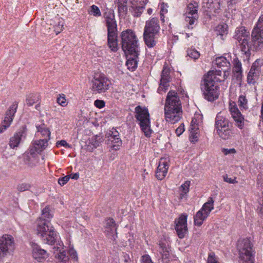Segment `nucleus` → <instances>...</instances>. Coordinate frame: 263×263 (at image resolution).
Instances as JSON below:
<instances>
[{"mask_svg":"<svg viewBox=\"0 0 263 263\" xmlns=\"http://www.w3.org/2000/svg\"><path fill=\"white\" fill-rule=\"evenodd\" d=\"M251 37V41L249 42V32L243 26L237 28L233 36L240 43L241 50L247 57L250 55L251 50L257 51L263 48V14L254 27Z\"/></svg>","mask_w":263,"mask_h":263,"instance_id":"1","label":"nucleus"},{"mask_svg":"<svg viewBox=\"0 0 263 263\" xmlns=\"http://www.w3.org/2000/svg\"><path fill=\"white\" fill-rule=\"evenodd\" d=\"M52 215L48 206L44 208L42 215L36 221V234L42 242L45 244L53 245L58 239V233L50 222Z\"/></svg>","mask_w":263,"mask_h":263,"instance_id":"2","label":"nucleus"},{"mask_svg":"<svg viewBox=\"0 0 263 263\" xmlns=\"http://www.w3.org/2000/svg\"><path fill=\"white\" fill-rule=\"evenodd\" d=\"M164 114L166 121L171 124L176 123L182 118L181 101L177 93L175 91H170L167 95Z\"/></svg>","mask_w":263,"mask_h":263,"instance_id":"3","label":"nucleus"},{"mask_svg":"<svg viewBox=\"0 0 263 263\" xmlns=\"http://www.w3.org/2000/svg\"><path fill=\"white\" fill-rule=\"evenodd\" d=\"M103 17L107 29V45L113 52L118 50L117 24L113 10L107 9Z\"/></svg>","mask_w":263,"mask_h":263,"instance_id":"4","label":"nucleus"},{"mask_svg":"<svg viewBox=\"0 0 263 263\" xmlns=\"http://www.w3.org/2000/svg\"><path fill=\"white\" fill-rule=\"evenodd\" d=\"M135 117L138 122L140 129L147 137H150L152 133L151 128L149 114L148 109L140 105L135 108Z\"/></svg>","mask_w":263,"mask_h":263,"instance_id":"5","label":"nucleus"},{"mask_svg":"<svg viewBox=\"0 0 263 263\" xmlns=\"http://www.w3.org/2000/svg\"><path fill=\"white\" fill-rule=\"evenodd\" d=\"M121 45L124 52H134L140 50L138 39L135 32L132 29H127L121 33Z\"/></svg>","mask_w":263,"mask_h":263,"instance_id":"6","label":"nucleus"},{"mask_svg":"<svg viewBox=\"0 0 263 263\" xmlns=\"http://www.w3.org/2000/svg\"><path fill=\"white\" fill-rule=\"evenodd\" d=\"M210 79L204 78L200 84L201 90L203 97L208 101L212 102L218 99L219 95V87Z\"/></svg>","mask_w":263,"mask_h":263,"instance_id":"7","label":"nucleus"},{"mask_svg":"<svg viewBox=\"0 0 263 263\" xmlns=\"http://www.w3.org/2000/svg\"><path fill=\"white\" fill-rule=\"evenodd\" d=\"M237 248L241 260L245 263H254V251L249 238H246L239 240Z\"/></svg>","mask_w":263,"mask_h":263,"instance_id":"8","label":"nucleus"},{"mask_svg":"<svg viewBox=\"0 0 263 263\" xmlns=\"http://www.w3.org/2000/svg\"><path fill=\"white\" fill-rule=\"evenodd\" d=\"M111 84L109 80L104 75H96L91 80V89L93 93L106 92Z\"/></svg>","mask_w":263,"mask_h":263,"instance_id":"9","label":"nucleus"},{"mask_svg":"<svg viewBox=\"0 0 263 263\" xmlns=\"http://www.w3.org/2000/svg\"><path fill=\"white\" fill-rule=\"evenodd\" d=\"M198 5L196 2L190 3L185 9L184 13L185 21L188 24V28L193 29V25L198 18Z\"/></svg>","mask_w":263,"mask_h":263,"instance_id":"10","label":"nucleus"},{"mask_svg":"<svg viewBox=\"0 0 263 263\" xmlns=\"http://www.w3.org/2000/svg\"><path fill=\"white\" fill-rule=\"evenodd\" d=\"M14 248V240L11 235L5 234L0 237V251L5 256L13 252Z\"/></svg>","mask_w":263,"mask_h":263,"instance_id":"11","label":"nucleus"},{"mask_svg":"<svg viewBox=\"0 0 263 263\" xmlns=\"http://www.w3.org/2000/svg\"><path fill=\"white\" fill-rule=\"evenodd\" d=\"M18 107V102H14L7 110L4 120L0 125V133H3L10 126Z\"/></svg>","mask_w":263,"mask_h":263,"instance_id":"12","label":"nucleus"},{"mask_svg":"<svg viewBox=\"0 0 263 263\" xmlns=\"http://www.w3.org/2000/svg\"><path fill=\"white\" fill-rule=\"evenodd\" d=\"M59 263H76L78 260V256L76 251L72 248L69 251L60 250V252L56 255Z\"/></svg>","mask_w":263,"mask_h":263,"instance_id":"13","label":"nucleus"},{"mask_svg":"<svg viewBox=\"0 0 263 263\" xmlns=\"http://www.w3.org/2000/svg\"><path fill=\"white\" fill-rule=\"evenodd\" d=\"M119 136V132L114 128L106 134L108 138L106 143L112 149L117 151L122 145V142Z\"/></svg>","mask_w":263,"mask_h":263,"instance_id":"14","label":"nucleus"},{"mask_svg":"<svg viewBox=\"0 0 263 263\" xmlns=\"http://www.w3.org/2000/svg\"><path fill=\"white\" fill-rule=\"evenodd\" d=\"M229 110L236 123V125L240 129H242L244 127L245 119L237 108L235 102L233 101L230 102Z\"/></svg>","mask_w":263,"mask_h":263,"instance_id":"15","label":"nucleus"},{"mask_svg":"<svg viewBox=\"0 0 263 263\" xmlns=\"http://www.w3.org/2000/svg\"><path fill=\"white\" fill-rule=\"evenodd\" d=\"M187 217L186 214H182L175 221V230L180 238H184L187 232Z\"/></svg>","mask_w":263,"mask_h":263,"instance_id":"16","label":"nucleus"},{"mask_svg":"<svg viewBox=\"0 0 263 263\" xmlns=\"http://www.w3.org/2000/svg\"><path fill=\"white\" fill-rule=\"evenodd\" d=\"M26 137V128L22 127L19 129L14 135L10 138L9 146L11 148H14L18 146L21 142Z\"/></svg>","mask_w":263,"mask_h":263,"instance_id":"17","label":"nucleus"},{"mask_svg":"<svg viewBox=\"0 0 263 263\" xmlns=\"http://www.w3.org/2000/svg\"><path fill=\"white\" fill-rule=\"evenodd\" d=\"M49 139H42L33 141L30 147L29 153L30 155L41 153L48 145Z\"/></svg>","mask_w":263,"mask_h":263,"instance_id":"18","label":"nucleus"},{"mask_svg":"<svg viewBox=\"0 0 263 263\" xmlns=\"http://www.w3.org/2000/svg\"><path fill=\"white\" fill-rule=\"evenodd\" d=\"M261 71V67L258 63L255 61L252 65L248 74L247 82L249 84H254L259 79Z\"/></svg>","mask_w":263,"mask_h":263,"instance_id":"19","label":"nucleus"},{"mask_svg":"<svg viewBox=\"0 0 263 263\" xmlns=\"http://www.w3.org/2000/svg\"><path fill=\"white\" fill-rule=\"evenodd\" d=\"M139 53L140 50L136 51L135 52H125L127 58L126 64L130 70L134 71L137 67Z\"/></svg>","mask_w":263,"mask_h":263,"instance_id":"20","label":"nucleus"},{"mask_svg":"<svg viewBox=\"0 0 263 263\" xmlns=\"http://www.w3.org/2000/svg\"><path fill=\"white\" fill-rule=\"evenodd\" d=\"M160 27L159 20L157 17H153L146 22L144 28V32L152 34H158Z\"/></svg>","mask_w":263,"mask_h":263,"instance_id":"21","label":"nucleus"},{"mask_svg":"<svg viewBox=\"0 0 263 263\" xmlns=\"http://www.w3.org/2000/svg\"><path fill=\"white\" fill-rule=\"evenodd\" d=\"M105 232L107 235H111L112 240H115L117 237V226L115 221L112 218H108L105 221Z\"/></svg>","mask_w":263,"mask_h":263,"instance_id":"22","label":"nucleus"},{"mask_svg":"<svg viewBox=\"0 0 263 263\" xmlns=\"http://www.w3.org/2000/svg\"><path fill=\"white\" fill-rule=\"evenodd\" d=\"M215 127L217 129L227 128L230 127V122L226 115L221 112H219L215 118Z\"/></svg>","mask_w":263,"mask_h":263,"instance_id":"23","label":"nucleus"},{"mask_svg":"<svg viewBox=\"0 0 263 263\" xmlns=\"http://www.w3.org/2000/svg\"><path fill=\"white\" fill-rule=\"evenodd\" d=\"M170 80V69L164 67L161 73L160 86L158 89L159 93L161 90L165 91L168 89Z\"/></svg>","mask_w":263,"mask_h":263,"instance_id":"24","label":"nucleus"},{"mask_svg":"<svg viewBox=\"0 0 263 263\" xmlns=\"http://www.w3.org/2000/svg\"><path fill=\"white\" fill-rule=\"evenodd\" d=\"M220 0H203V7L208 8L210 12L218 13L220 8Z\"/></svg>","mask_w":263,"mask_h":263,"instance_id":"25","label":"nucleus"},{"mask_svg":"<svg viewBox=\"0 0 263 263\" xmlns=\"http://www.w3.org/2000/svg\"><path fill=\"white\" fill-rule=\"evenodd\" d=\"M157 34L145 32H143L144 41L148 48H153L156 45V37Z\"/></svg>","mask_w":263,"mask_h":263,"instance_id":"26","label":"nucleus"},{"mask_svg":"<svg viewBox=\"0 0 263 263\" xmlns=\"http://www.w3.org/2000/svg\"><path fill=\"white\" fill-rule=\"evenodd\" d=\"M33 257L40 262L48 256L47 251L39 247H34L32 251Z\"/></svg>","mask_w":263,"mask_h":263,"instance_id":"27","label":"nucleus"},{"mask_svg":"<svg viewBox=\"0 0 263 263\" xmlns=\"http://www.w3.org/2000/svg\"><path fill=\"white\" fill-rule=\"evenodd\" d=\"M117 4L118 12L120 16H124L127 13V0H115Z\"/></svg>","mask_w":263,"mask_h":263,"instance_id":"28","label":"nucleus"},{"mask_svg":"<svg viewBox=\"0 0 263 263\" xmlns=\"http://www.w3.org/2000/svg\"><path fill=\"white\" fill-rule=\"evenodd\" d=\"M40 96L37 94L31 93L26 97V102L28 106H32L33 104L37 103L35 105V108L39 110L40 107Z\"/></svg>","mask_w":263,"mask_h":263,"instance_id":"29","label":"nucleus"},{"mask_svg":"<svg viewBox=\"0 0 263 263\" xmlns=\"http://www.w3.org/2000/svg\"><path fill=\"white\" fill-rule=\"evenodd\" d=\"M222 71L221 70H216L215 71H210L208 72L206 76L204 77V78L206 79H210L212 81L214 82L217 83L218 82H220L222 81L221 80L222 78Z\"/></svg>","mask_w":263,"mask_h":263,"instance_id":"30","label":"nucleus"},{"mask_svg":"<svg viewBox=\"0 0 263 263\" xmlns=\"http://www.w3.org/2000/svg\"><path fill=\"white\" fill-rule=\"evenodd\" d=\"M24 161L30 167H33L38 162L36 154L30 155L29 152L24 156Z\"/></svg>","mask_w":263,"mask_h":263,"instance_id":"31","label":"nucleus"},{"mask_svg":"<svg viewBox=\"0 0 263 263\" xmlns=\"http://www.w3.org/2000/svg\"><path fill=\"white\" fill-rule=\"evenodd\" d=\"M208 217V214L203 212L201 210L198 211L194 216V223L195 225L200 226L203 221Z\"/></svg>","mask_w":263,"mask_h":263,"instance_id":"32","label":"nucleus"},{"mask_svg":"<svg viewBox=\"0 0 263 263\" xmlns=\"http://www.w3.org/2000/svg\"><path fill=\"white\" fill-rule=\"evenodd\" d=\"M215 63L219 68L230 69V63L224 57H220L216 58Z\"/></svg>","mask_w":263,"mask_h":263,"instance_id":"33","label":"nucleus"},{"mask_svg":"<svg viewBox=\"0 0 263 263\" xmlns=\"http://www.w3.org/2000/svg\"><path fill=\"white\" fill-rule=\"evenodd\" d=\"M214 202L213 198L209 197L208 201L203 205L200 210L209 216L211 211L214 209Z\"/></svg>","mask_w":263,"mask_h":263,"instance_id":"34","label":"nucleus"},{"mask_svg":"<svg viewBox=\"0 0 263 263\" xmlns=\"http://www.w3.org/2000/svg\"><path fill=\"white\" fill-rule=\"evenodd\" d=\"M217 34L220 36L221 40H224V36L228 33V25L226 24H220L216 28Z\"/></svg>","mask_w":263,"mask_h":263,"instance_id":"35","label":"nucleus"},{"mask_svg":"<svg viewBox=\"0 0 263 263\" xmlns=\"http://www.w3.org/2000/svg\"><path fill=\"white\" fill-rule=\"evenodd\" d=\"M159 245L160 249L159 252L161 254L162 259L164 261L167 259L170 256L169 251L164 243L160 242Z\"/></svg>","mask_w":263,"mask_h":263,"instance_id":"36","label":"nucleus"},{"mask_svg":"<svg viewBox=\"0 0 263 263\" xmlns=\"http://www.w3.org/2000/svg\"><path fill=\"white\" fill-rule=\"evenodd\" d=\"M41 134L43 139H50V132L44 125L37 127V135Z\"/></svg>","mask_w":263,"mask_h":263,"instance_id":"37","label":"nucleus"},{"mask_svg":"<svg viewBox=\"0 0 263 263\" xmlns=\"http://www.w3.org/2000/svg\"><path fill=\"white\" fill-rule=\"evenodd\" d=\"M167 161H168L166 158H161L157 171L162 172L163 173H167L168 168Z\"/></svg>","mask_w":263,"mask_h":263,"instance_id":"38","label":"nucleus"},{"mask_svg":"<svg viewBox=\"0 0 263 263\" xmlns=\"http://www.w3.org/2000/svg\"><path fill=\"white\" fill-rule=\"evenodd\" d=\"M218 135L223 139H228L231 136V131L230 127L227 128H222L221 129H218L217 130Z\"/></svg>","mask_w":263,"mask_h":263,"instance_id":"39","label":"nucleus"},{"mask_svg":"<svg viewBox=\"0 0 263 263\" xmlns=\"http://www.w3.org/2000/svg\"><path fill=\"white\" fill-rule=\"evenodd\" d=\"M233 64L234 71L237 74V77H239V76L241 75L242 73L241 63L238 60L237 58H235L233 60Z\"/></svg>","mask_w":263,"mask_h":263,"instance_id":"40","label":"nucleus"},{"mask_svg":"<svg viewBox=\"0 0 263 263\" xmlns=\"http://www.w3.org/2000/svg\"><path fill=\"white\" fill-rule=\"evenodd\" d=\"M238 105L240 108L242 109H247L248 108V100L246 96L243 95H241L239 96L238 100Z\"/></svg>","mask_w":263,"mask_h":263,"instance_id":"41","label":"nucleus"},{"mask_svg":"<svg viewBox=\"0 0 263 263\" xmlns=\"http://www.w3.org/2000/svg\"><path fill=\"white\" fill-rule=\"evenodd\" d=\"M101 142V138L100 136L97 135L92 137L89 140V144H91L93 148H96L99 146Z\"/></svg>","mask_w":263,"mask_h":263,"instance_id":"42","label":"nucleus"},{"mask_svg":"<svg viewBox=\"0 0 263 263\" xmlns=\"http://www.w3.org/2000/svg\"><path fill=\"white\" fill-rule=\"evenodd\" d=\"M187 55L192 59L196 60L200 56V53L195 49H189L187 50Z\"/></svg>","mask_w":263,"mask_h":263,"instance_id":"43","label":"nucleus"},{"mask_svg":"<svg viewBox=\"0 0 263 263\" xmlns=\"http://www.w3.org/2000/svg\"><path fill=\"white\" fill-rule=\"evenodd\" d=\"M140 3H141V6H135V8H134V12L135 13V15L136 16H139L141 15V14L143 11V10L144 9V5L145 4L143 3L141 0L139 1Z\"/></svg>","mask_w":263,"mask_h":263,"instance_id":"44","label":"nucleus"},{"mask_svg":"<svg viewBox=\"0 0 263 263\" xmlns=\"http://www.w3.org/2000/svg\"><path fill=\"white\" fill-rule=\"evenodd\" d=\"M89 13L95 16H100L101 15V11L97 6L93 5L91 6V9L89 11Z\"/></svg>","mask_w":263,"mask_h":263,"instance_id":"45","label":"nucleus"},{"mask_svg":"<svg viewBox=\"0 0 263 263\" xmlns=\"http://www.w3.org/2000/svg\"><path fill=\"white\" fill-rule=\"evenodd\" d=\"M64 26V21L62 19L59 20L57 24L54 26V31L58 34L62 30Z\"/></svg>","mask_w":263,"mask_h":263,"instance_id":"46","label":"nucleus"},{"mask_svg":"<svg viewBox=\"0 0 263 263\" xmlns=\"http://www.w3.org/2000/svg\"><path fill=\"white\" fill-rule=\"evenodd\" d=\"M57 102L62 106H65L67 105L64 95H59V97L57 98Z\"/></svg>","mask_w":263,"mask_h":263,"instance_id":"47","label":"nucleus"},{"mask_svg":"<svg viewBox=\"0 0 263 263\" xmlns=\"http://www.w3.org/2000/svg\"><path fill=\"white\" fill-rule=\"evenodd\" d=\"M30 188V185L27 183H22L17 186V189L20 192H24L29 190Z\"/></svg>","mask_w":263,"mask_h":263,"instance_id":"48","label":"nucleus"},{"mask_svg":"<svg viewBox=\"0 0 263 263\" xmlns=\"http://www.w3.org/2000/svg\"><path fill=\"white\" fill-rule=\"evenodd\" d=\"M223 179L224 181L229 183L234 184L237 183V181H236L235 177L234 178H230L228 175H223Z\"/></svg>","mask_w":263,"mask_h":263,"instance_id":"49","label":"nucleus"},{"mask_svg":"<svg viewBox=\"0 0 263 263\" xmlns=\"http://www.w3.org/2000/svg\"><path fill=\"white\" fill-rule=\"evenodd\" d=\"M208 263H219L217 258L215 257V254L212 253H210L208 258Z\"/></svg>","mask_w":263,"mask_h":263,"instance_id":"50","label":"nucleus"},{"mask_svg":"<svg viewBox=\"0 0 263 263\" xmlns=\"http://www.w3.org/2000/svg\"><path fill=\"white\" fill-rule=\"evenodd\" d=\"M70 179V176L69 175L65 176L64 177L60 178L59 179L58 183L61 185H65Z\"/></svg>","mask_w":263,"mask_h":263,"instance_id":"51","label":"nucleus"},{"mask_svg":"<svg viewBox=\"0 0 263 263\" xmlns=\"http://www.w3.org/2000/svg\"><path fill=\"white\" fill-rule=\"evenodd\" d=\"M190 185V181H186L183 184L181 185V188L184 193H186L189 192V186Z\"/></svg>","mask_w":263,"mask_h":263,"instance_id":"52","label":"nucleus"},{"mask_svg":"<svg viewBox=\"0 0 263 263\" xmlns=\"http://www.w3.org/2000/svg\"><path fill=\"white\" fill-rule=\"evenodd\" d=\"M142 263H153L149 255L146 254L142 256Z\"/></svg>","mask_w":263,"mask_h":263,"instance_id":"53","label":"nucleus"},{"mask_svg":"<svg viewBox=\"0 0 263 263\" xmlns=\"http://www.w3.org/2000/svg\"><path fill=\"white\" fill-rule=\"evenodd\" d=\"M198 132H190V139L192 142H196L198 141Z\"/></svg>","mask_w":263,"mask_h":263,"instance_id":"54","label":"nucleus"},{"mask_svg":"<svg viewBox=\"0 0 263 263\" xmlns=\"http://www.w3.org/2000/svg\"><path fill=\"white\" fill-rule=\"evenodd\" d=\"M166 174L161 171H156V177L158 180H162L166 176Z\"/></svg>","mask_w":263,"mask_h":263,"instance_id":"55","label":"nucleus"},{"mask_svg":"<svg viewBox=\"0 0 263 263\" xmlns=\"http://www.w3.org/2000/svg\"><path fill=\"white\" fill-rule=\"evenodd\" d=\"M95 105L99 108H102L105 106V102L103 100H96L95 101Z\"/></svg>","mask_w":263,"mask_h":263,"instance_id":"56","label":"nucleus"},{"mask_svg":"<svg viewBox=\"0 0 263 263\" xmlns=\"http://www.w3.org/2000/svg\"><path fill=\"white\" fill-rule=\"evenodd\" d=\"M184 131V125L181 124L175 130L177 136H180Z\"/></svg>","mask_w":263,"mask_h":263,"instance_id":"57","label":"nucleus"},{"mask_svg":"<svg viewBox=\"0 0 263 263\" xmlns=\"http://www.w3.org/2000/svg\"><path fill=\"white\" fill-rule=\"evenodd\" d=\"M190 132H198L199 130L198 124H193V120L192 121L190 127Z\"/></svg>","mask_w":263,"mask_h":263,"instance_id":"58","label":"nucleus"},{"mask_svg":"<svg viewBox=\"0 0 263 263\" xmlns=\"http://www.w3.org/2000/svg\"><path fill=\"white\" fill-rule=\"evenodd\" d=\"M59 145L64 146L65 147H70V146L69 144H68L65 140H62L61 141H59L57 142V146H59Z\"/></svg>","mask_w":263,"mask_h":263,"instance_id":"59","label":"nucleus"},{"mask_svg":"<svg viewBox=\"0 0 263 263\" xmlns=\"http://www.w3.org/2000/svg\"><path fill=\"white\" fill-rule=\"evenodd\" d=\"M222 151L224 154V155H228L230 154H234V153H236V151L234 148H231V149L223 148Z\"/></svg>","mask_w":263,"mask_h":263,"instance_id":"60","label":"nucleus"},{"mask_svg":"<svg viewBox=\"0 0 263 263\" xmlns=\"http://www.w3.org/2000/svg\"><path fill=\"white\" fill-rule=\"evenodd\" d=\"M222 70L223 71V76H222L221 80H222V81H224L228 77L229 75V72L227 68H222Z\"/></svg>","mask_w":263,"mask_h":263,"instance_id":"61","label":"nucleus"},{"mask_svg":"<svg viewBox=\"0 0 263 263\" xmlns=\"http://www.w3.org/2000/svg\"><path fill=\"white\" fill-rule=\"evenodd\" d=\"M70 176V178H71L72 179L77 180L79 177V173H74L71 174Z\"/></svg>","mask_w":263,"mask_h":263,"instance_id":"62","label":"nucleus"},{"mask_svg":"<svg viewBox=\"0 0 263 263\" xmlns=\"http://www.w3.org/2000/svg\"><path fill=\"white\" fill-rule=\"evenodd\" d=\"M164 15L162 14H161V16H160V18H161V20L164 22Z\"/></svg>","mask_w":263,"mask_h":263,"instance_id":"63","label":"nucleus"},{"mask_svg":"<svg viewBox=\"0 0 263 263\" xmlns=\"http://www.w3.org/2000/svg\"><path fill=\"white\" fill-rule=\"evenodd\" d=\"M152 12H153V9H151V8H149V9L147 10V13H148V14H152Z\"/></svg>","mask_w":263,"mask_h":263,"instance_id":"64","label":"nucleus"}]
</instances>
